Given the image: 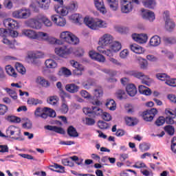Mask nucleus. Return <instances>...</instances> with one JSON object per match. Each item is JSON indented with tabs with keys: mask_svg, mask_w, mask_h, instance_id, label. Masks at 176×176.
Wrapping results in <instances>:
<instances>
[{
	"mask_svg": "<svg viewBox=\"0 0 176 176\" xmlns=\"http://www.w3.org/2000/svg\"><path fill=\"white\" fill-rule=\"evenodd\" d=\"M70 20L74 21L76 24H82L84 23L89 28L94 30H100V28H107L108 23L101 19H94L92 17L85 16V18L80 14H73L69 16Z\"/></svg>",
	"mask_w": 176,
	"mask_h": 176,
	"instance_id": "nucleus-1",
	"label": "nucleus"
},
{
	"mask_svg": "<svg viewBox=\"0 0 176 176\" xmlns=\"http://www.w3.org/2000/svg\"><path fill=\"white\" fill-rule=\"evenodd\" d=\"M108 47H109V49L102 50V47H98L97 50L99 53L105 54V56H107L108 57H112V56H113V53H118V52L122 49V44L118 41H113Z\"/></svg>",
	"mask_w": 176,
	"mask_h": 176,
	"instance_id": "nucleus-2",
	"label": "nucleus"
},
{
	"mask_svg": "<svg viewBox=\"0 0 176 176\" xmlns=\"http://www.w3.org/2000/svg\"><path fill=\"white\" fill-rule=\"evenodd\" d=\"M7 138H12L18 141H23L21 138V129L16 126L11 125L6 131Z\"/></svg>",
	"mask_w": 176,
	"mask_h": 176,
	"instance_id": "nucleus-3",
	"label": "nucleus"
},
{
	"mask_svg": "<svg viewBox=\"0 0 176 176\" xmlns=\"http://www.w3.org/2000/svg\"><path fill=\"white\" fill-rule=\"evenodd\" d=\"M60 38L66 43H69V45L79 44V38L69 31L62 32L60 34Z\"/></svg>",
	"mask_w": 176,
	"mask_h": 176,
	"instance_id": "nucleus-4",
	"label": "nucleus"
},
{
	"mask_svg": "<svg viewBox=\"0 0 176 176\" xmlns=\"http://www.w3.org/2000/svg\"><path fill=\"white\" fill-rule=\"evenodd\" d=\"M134 3L139 5L140 1L138 0H121L120 8L122 13L127 14L133 12V9H134Z\"/></svg>",
	"mask_w": 176,
	"mask_h": 176,
	"instance_id": "nucleus-5",
	"label": "nucleus"
},
{
	"mask_svg": "<svg viewBox=\"0 0 176 176\" xmlns=\"http://www.w3.org/2000/svg\"><path fill=\"white\" fill-rule=\"evenodd\" d=\"M12 16L14 19L27 20V19L31 17V10L30 8H23L12 12Z\"/></svg>",
	"mask_w": 176,
	"mask_h": 176,
	"instance_id": "nucleus-6",
	"label": "nucleus"
},
{
	"mask_svg": "<svg viewBox=\"0 0 176 176\" xmlns=\"http://www.w3.org/2000/svg\"><path fill=\"white\" fill-rule=\"evenodd\" d=\"M125 74L129 76H134V78H137L138 79H142V83H143V85H146L147 86L151 85V78L149 76L144 74V73L141 72L127 71L125 72Z\"/></svg>",
	"mask_w": 176,
	"mask_h": 176,
	"instance_id": "nucleus-7",
	"label": "nucleus"
},
{
	"mask_svg": "<svg viewBox=\"0 0 176 176\" xmlns=\"http://www.w3.org/2000/svg\"><path fill=\"white\" fill-rule=\"evenodd\" d=\"M54 52L56 56L62 58H68L69 54L74 53V48L72 47H68V45H63L62 47H56Z\"/></svg>",
	"mask_w": 176,
	"mask_h": 176,
	"instance_id": "nucleus-8",
	"label": "nucleus"
},
{
	"mask_svg": "<svg viewBox=\"0 0 176 176\" xmlns=\"http://www.w3.org/2000/svg\"><path fill=\"white\" fill-rule=\"evenodd\" d=\"M113 42V36L110 34L106 33L99 38L98 44L100 45L98 47H102V50H105Z\"/></svg>",
	"mask_w": 176,
	"mask_h": 176,
	"instance_id": "nucleus-9",
	"label": "nucleus"
},
{
	"mask_svg": "<svg viewBox=\"0 0 176 176\" xmlns=\"http://www.w3.org/2000/svg\"><path fill=\"white\" fill-rule=\"evenodd\" d=\"M157 114V109L153 108L150 110H146L142 113V118L145 122H152L153 118Z\"/></svg>",
	"mask_w": 176,
	"mask_h": 176,
	"instance_id": "nucleus-10",
	"label": "nucleus"
},
{
	"mask_svg": "<svg viewBox=\"0 0 176 176\" xmlns=\"http://www.w3.org/2000/svg\"><path fill=\"white\" fill-rule=\"evenodd\" d=\"M70 65L75 68L73 70L74 75H76V76H82L83 75V72H85V67L83 65L75 60H70Z\"/></svg>",
	"mask_w": 176,
	"mask_h": 176,
	"instance_id": "nucleus-11",
	"label": "nucleus"
},
{
	"mask_svg": "<svg viewBox=\"0 0 176 176\" xmlns=\"http://www.w3.org/2000/svg\"><path fill=\"white\" fill-rule=\"evenodd\" d=\"M25 26L29 28H33L34 30H41L42 28V23L39 21V19H30L25 22Z\"/></svg>",
	"mask_w": 176,
	"mask_h": 176,
	"instance_id": "nucleus-12",
	"label": "nucleus"
},
{
	"mask_svg": "<svg viewBox=\"0 0 176 176\" xmlns=\"http://www.w3.org/2000/svg\"><path fill=\"white\" fill-rule=\"evenodd\" d=\"M51 20L54 22L55 25L58 27H65L67 24V20L65 18L58 15V14H54L51 16Z\"/></svg>",
	"mask_w": 176,
	"mask_h": 176,
	"instance_id": "nucleus-13",
	"label": "nucleus"
},
{
	"mask_svg": "<svg viewBox=\"0 0 176 176\" xmlns=\"http://www.w3.org/2000/svg\"><path fill=\"white\" fill-rule=\"evenodd\" d=\"M131 38L135 42L143 44L148 42V35L146 34H137L134 33L131 35Z\"/></svg>",
	"mask_w": 176,
	"mask_h": 176,
	"instance_id": "nucleus-14",
	"label": "nucleus"
},
{
	"mask_svg": "<svg viewBox=\"0 0 176 176\" xmlns=\"http://www.w3.org/2000/svg\"><path fill=\"white\" fill-rule=\"evenodd\" d=\"M3 25L4 27H6V28H8V30H13L19 27V23H17V21L10 18L5 19L3 21Z\"/></svg>",
	"mask_w": 176,
	"mask_h": 176,
	"instance_id": "nucleus-15",
	"label": "nucleus"
},
{
	"mask_svg": "<svg viewBox=\"0 0 176 176\" xmlns=\"http://www.w3.org/2000/svg\"><path fill=\"white\" fill-rule=\"evenodd\" d=\"M94 3L97 10L102 13V14H107V11L104 3V0H94Z\"/></svg>",
	"mask_w": 176,
	"mask_h": 176,
	"instance_id": "nucleus-16",
	"label": "nucleus"
},
{
	"mask_svg": "<svg viewBox=\"0 0 176 176\" xmlns=\"http://www.w3.org/2000/svg\"><path fill=\"white\" fill-rule=\"evenodd\" d=\"M89 56L92 60H95L98 63H104L105 61V56L95 51H90L89 52Z\"/></svg>",
	"mask_w": 176,
	"mask_h": 176,
	"instance_id": "nucleus-17",
	"label": "nucleus"
},
{
	"mask_svg": "<svg viewBox=\"0 0 176 176\" xmlns=\"http://www.w3.org/2000/svg\"><path fill=\"white\" fill-rule=\"evenodd\" d=\"M142 17L144 20H148V21H153L155 19V12L150 11L149 10L142 9Z\"/></svg>",
	"mask_w": 176,
	"mask_h": 176,
	"instance_id": "nucleus-18",
	"label": "nucleus"
},
{
	"mask_svg": "<svg viewBox=\"0 0 176 176\" xmlns=\"http://www.w3.org/2000/svg\"><path fill=\"white\" fill-rule=\"evenodd\" d=\"M21 33H22V35H23V36L28 38V39L36 40L37 32L34 30L23 29L22 30Z\"/></svg>",
	"mask_w": 176,
	"mask_h": 176,
	"instance_id": "nucleus-19",
	"label": "nucleus"
},
{
	"mask_svg": "<svg viewBox=\"0 0 176 176\" xmlns=\"http://www.w3.org/2000/svg\"><path fill=\"white\" fill-rule=\"evenodd\" d=\"M36 2L40 9H42L43 10H49L52 0H36Z\"/></svg>",
	"mask_w": 176,
	"mask_h": 176,
	"instance_id": "nucleus-20",
	"label": "nucleus"
},
{
	"mask_svg": "<svg viewBox=\"0 0 176 176\" xmlns=\"http://www.w3.org/2000/svg\"><path fill=\"white\" fill-rule=\"evenodd\" d=\"M54 9L56 13L63 16H67L69 11L67 7H63V5L60 6V4H55Z\"/></svg>",
	"mask_w": 176,
	"mask_h": 176,
	"instance_id": "nucleus-21",
	"label": "nucleus"
},
{
	"mask_svg": "<svg viewBox=\"0 0 176 176\" xmlns=\"http://www.w3.org/2000/svg\"><path fill=\"white\" fill-rule=\"evenodd\" d=\"M35 82L39 86H42V87H49L50 86V82H49V80L41 76H38L36 78Z\"/></svg>",
	"mask_w": 176,
	"mask_h": 176,
	"instance_id": "nucleus-22",
	"label": "nucleus"
},
{
	"mask_svg": "<svg viewBox=\"0 0 176 176\" xmlns=\"http://www.w3.org/2000/svg\"><path fill=\"white\" fill-rule=\"evenodd\" d=\"M45 130H49L50 131H54V133H57L58 134H65V131L64 129L52 125H47L45 126Z\"/></svg>",
	"mask_w": 176,
	"mask_h": 176,
	"instance_id": "nucleus-23",
	"label": "nucleus"
},
{
	"mask_svg": "<svg viewBox=\"0 0 176 176\" xmlns=\"http://www.w3.org/2000/svg\"><path fill=\"white\" fill-rule=\"evenodd\" d=\"M49 34L43 32H37L36 34V40L41 42H47L49 41Z\"/></svg>",
	"mask_w": 176,
	"mask_h": 176,
	"instance_id": "nucleus-24",
	"label": "nucleus"
},
{
	"mask_svg": "<svg viewBox=\"0 0 176 176\" xmlns=\"http://www.w3.org/2000/svg\"><path fill=\"white\" fill-rule=\"evenodd\" d=\"M45 65L48 69H56L58 67V63L54 59L49 58L45 61Z\"/></svg>",
	"mask_w": 176,
	"mask_h": 176,
	"instance_id": "nucleus-25",
	"label": "nucleus"
},
{
	"mask_svg": "<svg viewBox=\"0 0 176 176\" xmlns=\"http://www.w3.org/2000/svg\"><path fill=\"white\" fill-rule=\"evenodd\" d=\"M71 75H72V72L65 67L60 68L57 72L58 76H65L66 78H68V76H71Z\"/></svg>",
	"mask_w": 176,
	"mask_h": 176,
	"instance_id": "nucleus-26",
	"label": "nucleus"
},
{
	"mask_svg": "<svg viewBox=\"0 0 176 176\" xmlns=\"http://www.w3.org/2000/svg\"><path fill=\"white\" fill-rule=\"evenodd\" d=\"M150 46H153V47H156L162 43V38L158 35L153 36L149 41Z\"/></svg>",
	"mask_w": 176,
	"mask_h": 176,
	"instance_id": "nucleus-27",
	"label": "nucleus"
},
{
	"mask_svg": "<svg viewBox=\"0 0 176 176\" xmlns=\"http://www.w3.org/2000/svg\"><path fill=\"white\" fill-rule=\"evenodd\" d=\"M130 49L131 52H133V53H135L136 54H142L145 52V50L142 47L137 44L131 45Z\"/></svg>",
	"mask_w": 176,
	"mask_h": 176,
	"instance_id": "nucleus-28",
	"label": "nucleus"
},
{
	"mask_svg": "<svg viewBox=\"0 0 176 176\" xmlns=\"http://www.w3.org/2000/svg\"><path fill=\"white\" fill-rule=\"evenodd\" d=\"M126 90L129 96L134 97L137 94V88L133 84H129L126 85Z\"/></svg>",
	"mask_w": 176,
	"mask_h": 176,
	"instance_id": "nucleus-29",
	"label": "nucleus"
},
{
	"mask_svg": "<svg viewBox=\"0 0 176 176\" xmlns=\"http://www.w3.org/2000/svg\"><path fill=\"white\" fill-rule=\"evenodd\" d=\"M65 89L67 91L72 94L78 93V91H79V86L74 83L66 85Z\"/></svg>",
	"mask_w": 176,
	"mask_h": 176,
	"instance_id": "nucleus-30",
	"label": "nucleus"
},
{
	"mask_svg": "<svg viewBox=\"0 0 176 176\" xmlns=\"http://www.w3.org/2000/svg\"><path fill=\"white\" fill-rule=\"evenodd\" d=\"M107 2L111 10L116 12L119 9V0H107Z\"/></svg>",
	"mask_w": 176,
	"mask_h": 176,
	"instance_id": "nucleus-31",
	"label": "nucleus"
},
{
	"mask_svg": "<svg viewBox=\"0 0 176 176\" xmlns=\"http://www.w3.org/2000/svg\"><path fill=\"white\" fill-rule=\"evenodd\" d=\"M142 3L144 8L153 9L156 7V0H143Z\"/></svg>",
	"mask_w": 176,
	"mask_h": 176,
	"instance_id": "nucleus-32",
	"label": "nucleus"
},
{
	"mask_svg": "<svg viewBox=\"0 0 176 176\" xmlns=\"http://www.w3.org/2000/svg\"><path fill=\"white\" fill-rule=\"evenodd\" d=\"M105 105L110 111L116 109V102L113 99H107Z\"/></svg>",
	"mask_w": 176,
	"mask_h": 176,
	"instance_id": "nucleus-33",
	"label": "nucleus"
},
{
	"mask_svg": "<svg viewBox=\"0 0 176 176\" xmlns=\"http://www.w3.org/2000/svg\"><path fill=\"white\" fill-rule=\"evenodd\" d=\"M139 93H140L141 94H144V96H151V94H152V91L151 90V89L144 85H140Z\"/></svg>",
	"mask_w": 176,
	"mask_h": 176,
	"instance_id": "nucleus-34",
	"label": "nucleus"
},
{
	"mask_svg": "<svg viewBox=\"0 0 176 176\" xmlns=\"http://www.w3.org/2000/svg\"><path fill=\"white\" fill-rule=\"evenodd\" d=\"M67 134L69 137H73L74 138L79 137V134L78 133V131H76V129L72 126H69L67 129Z\"/></svg>",
	"mask_w": 176,
	"mask_h": 176,
	"instance_id": "nucleus-35",
	"label": "nucleus"
},
{
	"mask_svg": "<svg viewBox=\"0 0 176 176\" xmlns=\"http://www.w3.org/2000/svg\"><path fill=\"white\" fill-rule=\"evenodd\" d=\"M39 104H42V100L34 98H29L28 99V104L29 107L36 106Z\"/></svg>",
	"mask_w": 176,
	"mask_h": 176,
	"instance_id": "nucleus-36",
	"label": "nucleus"
},
{
	"mask_svg": "<svg viewBox=\"0 0 176 176\" xmlns=\"http://www.w3.org/2000/svg\"><path fill=\"white\" fill-rule=\"evenodd\" d=\"M165 28L167 31L171 32L175 28V23L171 19L166 21H165Z\"/></svg>",
	"mask_w": 176,
	"mask_h": 176,
	"instance_id": "nucleus-37",
	"label": "nucleus"
},
{
	"mask_svg": "<svg viewBox=\"0 0 176 176\" xmlns=\"http://www.w3.org/2000/svg\"><path fill=\"white\" fill-rule=\"evenodd\" d=\"M3 90L12 98V100H17V92L10 88H4Z\"/></svg>",
	"mask_w": 176,
	"mask_h": 176,
	"instance_id": "nucleus-38",
	"label": "nucleus"
},
{
	"mask_svg": "<svg viewBox=\"0 0 176 176\" xmlns=\"http://www.w3.org/2000/svg\"><path fill=\"white\" fill-rule=\"evenodd\" d=\"M6 72L10 76H13L14 78H16L17 74L14 71V68L10 65L6 66Z\"/></svg>",
	"mask_w": 176,
	"mask_h": 176,
	"instance_id": "nucleus-39",
	"label": "nucleus"
},
{
	"mask_svg": "<svg viewBox=\"0 0 176 176\" xmlns=\"http://www.w3.org/2000/svg\"><path fill=\"white\" fill-rule=\"evenodd\" d=\"M104 111L98 107H92V116H102Z\"/></svg>",
	"mask_w": 176,
	"mask_h": 176,
	"instance_id": "nucleus-40",
	"label": "nucleus"
},
{
	"mask_svg": "<svg viewBox=\"0 0 176 176\" xmlns=\"http://www.w3.org/2000/svg\"><path fill=\"white\" fill-rule=\"evenodd\" d=\"M15 67L16 71H18L19 74H22V75H24V74H25V67H24V66L21 63H16L15 64Z\"/></svg>",
	"mask_w": 176,
	"mask_h": 176,
	"instance_id": "nucleus-41",
	"label": "nucleus"
},
{
	"mask_svg": "<svg viewBox=\"0 0 176 176\" xmlns=\"http://www.w3.org/2000/svg\"><path fill=\"white\" fill-rule=\"evenodd\" d=\"M67 9L70 12H74L78 9V2L71 1L69 5L67 6Z\"/></svg>",
	"mask_w": 176,
	"mask_h": 176,
	"instance_id": "nucleus-42",
	"label": "nucleus"
},
{
	"mask_svg": "<svg viewBox=\"0 0 176 176\" xmlns=\"http://www.w3.org/2000/svg\"><path fill=\"white\" fill-rule=\"evenodd\" d=\"M156 78H158L159 80H165L167 82L168 79H170V76L164 73H158L156 74Z\"/></svg>",
	"mask_w": 176,
	"mask_h": 176,
	"instance_id": "nucleus-43",
	"label": "nucleus"
},
{
	"mask_svg": "<svg viewBox=\"0 0 176 176\" xmlns=\"http://www.w3.org/2000/svg\"><path fill=\"white\" fill-rule=\"evenodd\" d=\"M47 42H49L51 45H61V40L51 37L50 36H48Z\"/></svg>",
	"mask_w": 176,
	"mask_h": 176,
	"instance_id": "nucleus-44",
	"label": "nucleus"
},
{
	"mask_svg": "<svg viewBox=\"0 0 176 176\" xmlns=\"http://www.w3.org/2000/svg\"><path fill=\"white\" fill-rule=\"evenodd\" d=\"M44 112H46L47 113L48 116L50 118H56V111L50 108L45 107L43 109Z\"/></svg>",
	"mask_w": 176,
	"mask_h": 176,
	"instance_id": "nucleus-45",
	"label": "nucleus"
},
{
	"mask_svg": "<svg viewBox=\"0 0 176 176\" xmlns=\"http://www.w3.org/2000/svg\"><path fill=\"white\" fill-rule=\"evenodd\" d=\"M41 21L44 23L45 27H52V25H53L52 21L46 16L41 17Z\"/></svg>",
	"mask_w": 176,
	"mask_h": 176,
	"instance_id": "nucleus-46",
	"label": "nucleus"
},
{
	"mask_svg": "<svg viewBox=\"0 0 176 176\" xmlns=\"http://www.w3.org/2000/svg\"><path fill=\"white\" fill-rule=\"evenodd\" d=\"M94 94L96 98H100V97H102V94H103L102 88L99 87L94 89Z\"/></svg>",
	"mask_w": 176,
	"mask_h": 176,
	"instance_id": "nucleus-47",
	"label": "nucleus"
},
{
	"mask_svg": "<svg viewBox=\"0 0 176 176\" xmlns=\"http://www.w3.org/2000/svg\"><path fill=\"white\" fill-rule=\"evenodd\" d=\"M164 130L169 134V135H174V133H175V129L171 125L165 126Z\"/></svg>",
	"mask_w": 176,
	"mask_h": 176,
	"instance_id": "nucleus-48",
	"label": "nucleus"
},
{
	"mask_svg": "<svg viewBox=\"0 0 176 176\" xmlns=\"http://www.w3.org/2000/svg\"><path fill=\"white\" fill-rule=\"evenodd\" d=\"M139 148L142 152H145L146 151H149L151 145H149V144L142 143L140 144Z\"/></svg>",
	"mask_w": 176,
	"mask_h": 176,
	"instance_id": "nucleus-49",
	"label": "nucleus"
},
{
	"mask_svg": "<svg viewBox=\"0 0 176 176\" xmlns=\"http://www.w3.org/2000/svg\"><path fill=\"white\" fill-rule=\"evenodd\" d=\"M62 163L64 166H69V167H74V162H72L70 158L63 159Z\"/></svg>",
	"mask_w": 176,
	"mask_h": 176,
	"instance_id": "nucleus-50",
	"label": "nucleus"
},
{
	"mask_svg": "<svg viewBox=\"0 0 176 176\" xmlns=\"http://www.w3.org/2000/svg\"><path fill=\"white\" fill-rule=\"evenodd\" d=\"M166 85L168 86H171L172 87H176V79L175 78H168L165 82Z\"/></svg>",
	"mask_w": 176,
	"mask_h": 176,
	"instance_id": "nucleus-51",
	"label": "nucleus"
},
{
	"mask_svg": "<svg viewBox=\"0 0 176 176\" xmlns=\"http://www.w3.org/2000/svg\"><path fill=\"white\" fill-rule=\"evenodd\" d=\"M45 54L42 52H36L32 54V58H43Z\"/></svg>",
	"mask_w": 176,
	"mask_h": 176,
	"instance_id": "nucleus-52",
	"label": "nucleus"
},
{
	"mask_svg": "<svg viewBox=\"0 0 176 176\" xmlns=\"http://www.w3.org/2000/svg\"><path fill=\"white\" fill-rule=\"evenodd\" d=\"M140 66L142 69H146L148 67V62L144 58L140 59Z\"/></svg>",
	"mask_w": 176,
	"mask_h": 176,
	"instance_id": "nucleus-53",
	"label": "nucleus"
},
{
	"mask_svg": "<svg viewBox=\"0 0 176 176\" xmlns=\"http://www.w3.org/2000/svg\"><path fill=\"white\" fill-rule=\"evenodd\" d=\"M58 102V100L57 99V96H51L47 100L48 104H50L51 105H56L57 102Z\"/></svg>",
	"mask_w": 176,
	"mask_h": 176,
	"instance_id": "nucleus-54",
	"label": "nucleus"
},
{
	"mask_svg": "<svg viewBox=\"0 0 176 176\" xmlns=\"http://www.w3.org/2000/svg\"><path fill=\"white\" fill-rule=\"evenodd\" d=\"M68 104L65 102H63L60 106V112L62 113H67L69 111Z\"/></svg>",
	"mask_w": 176,
	"mask_h": 176,
	"instance_id": "nucleus-55",
	"label": "nucleus"
},
{
	"mask_svg": "<svg viewBox=\"0 0 176 176\" xmlns=\"http://www.w3.org/2000/svg\"><path fill=\"white\" fill-rule=\"evenodd\" d=\"M117 98H118L119 100H124L127 98V96L126 95V93L124 92V91H122V90L118 91Z\"/></svg>",
	"mask_w": 176,
	"mask_h": 176,
	"instance_id": "nucleus-56",
	"label": "nucleus"
},
{
	"mask_svg": "<svg viewBox=\"0 0 176 176\" xmlns=\"http://www.w3.org/2000/svg\"><path fill=\"white\" fill-rule=\"evenodd\" d=\"M45 112V110L41 107H37L34 111V116L35 118H41L42 113Z\"/></svg>",
	"mask_w": 176,
	"mask_h": 176,
	"instance_id": "nucleus-57",
	"label": "nucleus"
},
{
	"mask_svg": "<svg viewBox=\"0 0 176 176\" xmlns=\"http://www.w3.org/2000/svg\"><path fill=\"white\" fill-rule=\"evenodd\" d=\"M82 86L85 89H90V87L93 86V80L89 79L87 81L83 82Z\"/></svg>",
	"mask_w": 176,
	"mask_h": 176,
	"instance_id": "nucleus-58",
	"label": "nucleus"
},
{
	"mask_svg": "<svg viewBox=\"0 0 176 176\" xmlns=\"http://www.w3.org/2000/svg\"><path fill=\"white\" fill-rule=\"evenodd\" d=\"M98 126L99 129H101L102 130L108 129V123L104 121H99L98 122Z\"/></svg>",
	"mask_w": 176,
	"mask_h": 176,
	"instance_id": "nucleus-59",
	"label": "nucleus"
},
{
	"mask_svg": "<svg viewBox=\"0 0 176 176\" xmlns=\"http://www.w3.org/2000/svg\"><path fill=\"white\" fill-rule=\"evenodd\" d=\"M102 118L106 122H109V121L112 120V116H111V114H109L107 112H103V114L102 115Z\"/></svg>",
	"mask_w": 176,
	"mask_h": 176,
	"instance_id": "nucleus-60",
	"label": "nucleus"
},
{
	"mask_svg": "<svg viewBox=\"0 0 176 176\" xmlns=\"http://www.w3.org/2000/svg\"><path fill=\"white\" fill-rule=\"evenodd\" d=\"M170 149L173 153H176V137L173 138L171 140Z\"/></svg>",
	"mask_w": 176,
	"mask_h": 176,
	"instance_id": "nucleus-61",
	"label": "nucleus"
},
{
	"mask_svg": "<svg viewBox=\"0 0 176 176\" xmlns=\"http://www.w3.org/2000/svg\"><path fill=\"white\" fill-rule=\"evenodd\" d=\"M125 122L127 126H135L136 123L134 122V120L131 117H127L125 118Z\"/></svg>",
	"mask_w": 176,
	"mask_h": 176,
	"instance_id": "nucleus-62",
	"label": "nucleus"
},
{
	"mask_svg": "<svg viewBox=\"0 0 176 176\" xmlns=\"http://www.w3.org/2000/svg\"><path fill=\"white\" fill-rule=\"evenodd\" d=\"M82 111L85 115H88V116H93V108L90 109L89 107H85Z\"/></svg>",
	"mask_w": 176,
	"mask_h": 176,
	"instance_id": "nucleus-63",
	"label": "nucleus"
},
{
	"mask_svg": "<svg viewBox=\"0 0 176 176\" xmlns=\"http://www.w3.org/2000/svg\"><path fill=\"white\" fill-rule=\"evenodd\" d=\"M8 112V107L5 104H0V115L3 116Z\"/></svg>",
	"mask_w": 176,
	"mask_h": 176,
	"instance_id": "nucleus-64",
	"label": "nucleus"
}]
</instances>
